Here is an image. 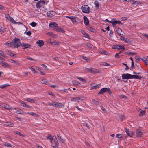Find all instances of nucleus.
I'll return each instance as SVG.
<instances>
[{
	"label": "nucleus",
	"instance_id": "11",
	"mask_svg": "<svg viewBox=\"0 0 148 148\" xmlns=\"http://www.w3.org/2000/svg\"><path fill=\"white\" fill-rule=\"evenodd\" d=\"M136 133L137 137H141L143 134V133L138 130H136Z\"/></svg>",
	"mask_w": 148,
	"mask_h": 148
},
{
	"label": "nucleus",
	"instance_id": "23",
	"mask_svg": "<svg viewBox=\"0 0 148 148\" xmlns=\"http://www.w3.org/2000/svg\"><path fill=\"white\" fill-rule=\"evenodd\" d=\"M117 20L115 18H114L112 19L110 23L112 24L113 26L114 27L116 24Z\"/></svg>",
	"mask_w": 148,
	"mask_h": 148
},
{
	"label": "nucleus",
	"instance_id": "63",
	"mask_svg": "<svg viewBox=\"0 0 148 148\" xmlns=\"http://www.w3.org/2000/svg\"><path fill=\"white\" fill-rule=\"evenodd\" d=\"M35 146L37 148H43V147L41 146L38 145L37 144H36Z\"/></svg>",
	"mask_w": 148,
	"mask_h": 148
},
{
	"label": "nucleus",
	"instance_id": "33",
	"mask_svg": "<svg viewBox=\"0 0 148 148\" xmlns=\"http://www.w3.org/2000/svg\"><path fill=\"white\" fill-rule=\"evenodd\" d=\"M87 29L92 32H94L95 31V30L94 29L90 26L88 27H87Z\"/></svg>",
	"mask_w": 148,
	"mask_h": 148
},
{
	"label": "nucleus",
	"instance_id": "12",
	"mask_svg": "<svg viewBox=\"0 0 148 148\" xmlns=\"http://www.w3.org/2000/svg\"><path fill=\"white\" fill-rule=\"evenodd\" d=\"M0 64H1L3 66L5 67H10V65L8 64L6 62L3 61H1L0 62Z\"/></svg>",
	"mask_w": 148,
	"mask_h": 148
},
{
	"label": "nucleus",
	"instance_id": "37",
	"mask_svg": "<svg viewBox=\"0 0 148 148\" xmlns=\"http://www.w3.org/2000/svg\"><path fill=\"white\" fill-rule=\"evenodd\" d=\"M41 82L42 84H45L47 85L48 84L47 81L45 79H42L41 80Z\"/></svg>",
	"mask_w": 148,
	"mask_h": 148
},
{
	"label": "nucleus",
	"instance_id": "50",
	"mask_svg": "<svg viewBox=\"0 0 148 148\" xmlns=\"http://www.w3.org/2000/svg\"><path fill=\"white\" fill-rule=\"evenodd\" d=\"M30 25L33 27H34L36 26V23L34 22H32L30 23Z\"/></svg>",
	"mask_w": 148,
	"mask_h": 148
},
{
	"label": "nucleus",
	"instance_id": "26",
	"mask_svg": "<svg viewBox=\"0 0 148 148\" xmlns=\"http://www.w3.org/2000/svg\"><path fill=\"white\" fill-rule=\"evenodd\" d=\"M73 84L75 86H79L81 84L76 80H74L72 81Z\"/></svg>",
	"mask_w": 148,
	"mask_h": 148
},
{
	"label": "nucleus",
	"instance_id": "39",
	"mask_svg": "<svg viewBox=\"0 0 148 148\" xmlns=\"http://www.w3.org/2000/svg\"><path fill=\"white\" fill-rule=\"evenodd\" d=\"M119 117L122 121L125 119V116L121 114H119Z\"/></svg>",
	"mask_w": 148,
	"mask_h": 148
},
{
	"label": "nucleus",
	"instance_id": "27",
	"mask_svg": "<svg viewBox=\"0 0 148 148\" xmlns=\"http://www.w3.org/2000/svg\"><path fill=\"white\" fill-rule=\"evenodd\" d=\"M55 103L56 102L55 101H52L51 102H48L47 105H49L50 106H53L54 107L55 105Z\"/></svg>",
	"mask_w": 148,
	"mask_h": 148
},
{
	"label": "nucleus",
	"instance_id": "41",
	"mask_svg": "<svg viewBox=\"0 0 148 148\" xmlns=\"http://www.w3.org/2000/svg\"><path fill=\"white\" fill-rule=\"evenodd\" d=\"M10 85L9 84H5L2 85L0 86V87L2 88L3 89V88L6 87L7 86H9Z\"/></svg>",
	"mask_w": 148,
	"mask_h": 148
},
{
	"label": "nucleus",
	"instance_id": "18",
	"mask_svg": "<svg viewBox=\"0 0 148 148\" xmlns=\"http://www.w3.org/2000/svg\"><path fill=\"white\" fill-rule=\"evenodd\" d=\"M49 27H56L57 26V24L56 22H51L49 24Z\"/></svg>",
	"mask_w": 148,
	"mask_h": 148
},
{
	"label": "nucleus",
	"instance_id": "62",
	"mask_svg": "<svg viewBox=\"0 0 148 148\" xmlns=\"http://www.w3.org/2000/svg\"><path fill=\"white\" fill-rule=\"evenodd\" d=\"M101 109L104 112L106 113H107V110H106L104 108H103V106H101Z\"/></svg>",
	"mask_w": 148,
	"mask_h": 148
},
{
	"label": "nucleus",
	"instance_id": "31",
	"mask_svg": "<svg viewBox=\"0 0 148 148\" xmlns=\"http://www.w3.org/2000/svg\"><path fill=\"white\" fill-rule=\"evenodd\" d=\"M116 32L120 36H121V32H122L121 29L119 28H118Z\"/></svg>",
	"mask_w": 148,
	"mask_h": 148
},
{
	"label": "nucleus",
	"instance_id": "5",
	"mask_svg": "<svg viewBox=\"0 0 148 148\" xmlns=\"http://www.w3.org/2000/svg\"><path fill=\"white\" fill-rule=\"evenodd\" d=\"M14 109L16 111L15 112L16 113L19 114H23V115H24L25 114H26V113L24 112L21 109L18 108H17V107L14 108Z\"/></svg>",
	"mask_w": 148,
	"mask_h": 148
},
{
	"label": "nucleus",
	"instance_id": "20",
	"mask_svg": "<svg viewBox=\"0 0 148 148\" xmlns=\"http://www.w3.org/2000/svg\"><path fill=\"white\" fill-rule=\"evenodd\" d=\"M37 44L39 47H42L44 45V42L42 40H38L36 42Z\"/></svg>",
	"mask_w": 148,
	"mask_h": 148
},
{
	"label": "nucleus",
	"instance_id": "21",
	"mask_svg": "<svg viewBox=\"0 0 148 148\" xmlns=\"http://www.w3.org/2000/svg\"><path fill=\"white\" fill-rule=\"evenodd\" d=\"M84 24L87 25L89 23V21L87 18L86 16H84Z\"/></svg>",
	"mask_w": 148,
	"mask_h": 148
},
{
	"label": "nucleus",
	"instance_id": "64",
	"mask_svg": "<svg viewBox=\"0 0 148 148\" xmlns=\"http://www.w3.org/2000/svg\"><path fill=\"white\" fill-rule=\"evenodd\" d=\"M51 87L53 88H58V86L55 85H52L50 86Z\"/></svg>",
	"mask_w": 148,
	"mask_h": 148
},
{
	"label": "nucleus",
	"instance_id": "61",
	"mask_svg": "<svg viewBox=\"0 0 148 148\" xmlns=\"http://www.w3.org/2000/svg\"><path fill=\"white\" fill-rule=\"evenodd\" d=\"M8 126H10L12 127H13L14 125V124L13 123H12L11 122H9L8 123Z\"/></svg>",
	"mask_w": 148,
	"mask_h": 148
},
{
	"label": "nucleus",
	"instance_id": "19",
	"mask_svg": "<svg viewBox=\"0 0 148 148\" xmlns=\"http://www.w3.org/2000/svg\"><path fill=\"white\" fill-rule=\"evenodd\" d=\"M125 132L130 137H132L133 135V133L132 132H130L129 130L125 128Z\"/></svg>",
	"mask_w": 148,
	"mask_h": 148
},
{
	"label": "nucleus",
	"instance_id": "58",
	"mask_svg": "<svg viewBox=\"0 0 148 148\" xmlns=\"http://www.w3.org/2000/svg\"><path fill=\"white\" fill-rule=\"evenodd\" d=\"M83 124L84 125L86 126L88 128H89V127L88 126V124L84 122V123H83Z\"/></svg>",
	"mask_w": 148,
	"mask_h": 148
},
{
	"label": "nucleus",
	"instance_id": "7",
	"mask_svg": "<svg viewBox=\"0 0 148 148\" xmlns=\"http://www.w3.org/2000/svg\"><path fill=\"white\" fill-rule=\"evenodd\" d=\"M84 98L83 97H75L71 99V100L72 101L78 102L79 100H83Z\"/></svg>",
	"mask_w": 148,
	"mask_h": 148
},
{
	"label": "nucleus",
	"instance_id": "43",
	"mask_svg": "<svg viewBox=\"0 0 148 148\" xmlns=\"http://www.w3.org/2000/svg\"><path fill=\"white\" fill-rule=\"evenodd\" d=\"M49 36H50L52 37L53 38H56L57 36V35L56 34H53L52 33H49Z\"/></svg>",
	"mask_w": 148,
	"mask_h": 148
},
{
	"label": "nucleus",
	"instance_id": "55",
	"mask_svg": "<svg viewBox=\"0 0 148 148\" xmlns=\"http://www.w3.org/2000/svg\"><path fill=\"white\" fill-rule=\"evenodd\" d=\"M85 70L89 72L90 73H91V68H85Z\"/></svg>",
	"mask_w": 148,
	"mask_h": 148
},
{
	"label": "nucleus",
	"instance_id": "53",
	"mask_svg": "<svg viewBox=\"0 0 148 148\" xmlns=\"http://www.w3.org/2000/svg\"><path fill=\"white\" fill-rule=\"evenodd\" d=\"M4 145L5 146H7L8 147H10L11 146V145L10 144L8 143H5L4 144Z\"/></svg>",
	"mask_w": 148,
	"mask_h": 148
},
{
	"label": "nucleus",
	"instance_id": "49",
	"mask_svg": "<svg viewBox=\"0 0 148 148\" xmlns=\"http://www.w3.org/2000/svg\"><path fill=\"white\" fill-rule=\"evenodd\" d=\"M10 21L12 23H14V24H17V23L16 22L15 20L14 19L12 18V17L10 19Z\"/></svg>",
	"mask_w": 148,
	"mask_h": 148
},
{
	"label": "nucleus",
	"instance_id": "8",
	"mask_svg": "<svg viewBox=\"0 0 148 148\" xmlns=\"http://www.w3.org/2000/svg\"><path fill=\"white\" fill-rule=\"evenodd\" d=\"M113 48L114 49H123V50L124 49V47L123 45H115L113 47Z\"/></svg>",
	"mask_w": 148,
	"mask_h": 148
},
{
	"label": "nucleus",
	"instance_id": "45",
	"mask_svg": "<svg viewBox=\"0 0 148 148\" xmlns=\"http://www.w3.org/2000/svg\"><path fill=\"white\" fill-rule=\"evenodd\" d=\"M116 137L118 138H122L123 135L122 134H118L116 135Z\"/></svg>",
	"mask_w": 148,
	"mask_h": 148
},
{
	"label": "nucleus",
	"instance_id": "38",
	"mask_svg": "<svg viewBox=\"0 0 148 148\" xmlns=\"http://www.w3.org/2000/svg\"><path fill=\"white\" fill-rule=\"evenodd\" d=\"M26 101L31 103L34 102H35V100H34L29 98H27L26 99Z\"/></svg>",
	"mask_w": 148,
	"mask_h": 148
},
{
	"label": "nucleus",
	"instance_id": "22",
	"mask_svg": "<svg viewBox=\"0 0 148 148\" xmlns=\"http://www.w3.org/2000/svg\"><path fill=\"white\" fill-rule=\"evenodd\" d=\"M79 32L82 33L84 35V37H85L86 38H88V37H89V36H88V35L87 34L86 32H85L84 30L82 29H80L79 30Z\"/></svg>",
	"mask_w": 148,
	"mask_h": 148
},
{
	"label": "nucleus",
	"instance_id": "1",
	"mask_svg": "<svg viewBox=\"0 0 148 148\" xmlns=\"http://www.w3.org/2000/svg\"><path fill=\"white\" fill-rule=\"evenodd\" d=\"M122 77L123 79H126L135 78L140 79L142 78V77L140 75H132L128 73L123 74Z\"/></svg>",
	"mask_w": 148,
	"mask_h": 148
},
{
	"label": "nucleus",
	"instance_id": "32",
	"mask_svg": "<svg viewBox=\"0 0 148 148\" xmlns=\"http://www.w3.org/2000/svg\"><path fill=\"white\" fill-rule=\"evenodd\" d=\"M6 52L7 53L9 54L10 56H13L14 54L12 53V51L10 50H7L6 51Z\"/></svg>",
	"mask_w": 148,
	"mask_h": 148
},
{
	"label": "nucleus",
	"instance_id": "6",
	"mask_svg": "<svg viewBox=\"0 0 148 148\" xmlns=\"http://www.w3.org/2000/svg\"><path fill=\"white\" fill-rule=\"evenodd\" d=\"M45 3V2L44 1L41 0L37 2L36 5V7L37 8H40L44 5Z\"/></svg>",
	"mask_w": 148,
	"mask_h": 148
},
{
	"label": "nucleus",
	"instance_id": "10",
	"mask_svg": "<svg viewBox=\"0 0 148 148\" xmlns=\"http://www.w3.org/2000/svg\"><path fill=\"white\" fill-rule=\"evenodd\" d=\"M108 88H102L98 93V94H103L104 93L108 91Z\"/></svg>",
	"mask_w": 148,
	"mask_h": 148
},
{
	"label": "nucleus",
	"instance_id": "14",
	"mask_svg": "<svg viewBox=\"0 0 148 148\" xmlns=\"http://www.w3.org/2000/svg\"><path fill=\"white\" fill-rule=\"evenodd\" d=\"M57 137L58 140L62 143L65 144V140L62 138L59 134L57 135Z\"/></svg>",
	"mask_w": 148,
	"mask_h": 148
},
{
	"label": "nucleus",
	"instance_id": "13",
	"mask_svg": "<svg viewBox=\"0 0 148 148\" xmlns=\"http://www.w3.org/2000/svg\"><path fill=\"white\" fill-rule=\"evenodd\" d=\"M55 103V105L54 108H62L64 106V105L61 103L56 102Z\"/></svg>",
	"mask_w": 148,
	"mask_h": 148
},
{
	"label": "nucleus",
	"instance_id": "52",
	"mask_svg": "<svg viewBox=\"0 0 148 148\" xmlns=\"http://www.w3.org/2000/svg\"><path fill=\"white\" fill-rule=\"evenodd\" d=\"M29 69L33 71V72L35 73H37V71H36L35 69L33 68L30 67H29Z\"/></svg>",
	"mask_w": 148,
	"mask_h": 148
},
{
	"label": "nucleus",
	"instance_id": "17",
	"mask_svg": "<svg viewBox=\"0 0 148 148\" xmlns=\"http://www.w3.org/2000/svg\"><path fill=\"white\" fill-rule=\"evenodd\" d=\"M56 31L59 32L63 33H64L65 31L62 28L60 27H57L55 29Z\"/></svg>",
	"mask_w": 148,
	"mask_h": 148
},
{
	"label": "nucleus",
	"instance_id": "40",
	"mask_svg": "<svg viewBox=\"0 0 148 148\" xmlns=\"http://www.w3.org/2000/svg\"><path fill=\"white\" fill-rule=\"evenodd\" d=\"M28 114L31 115L35 117H38V115L36 113H34L33 112H28Z\"/></svg>",
	"mask_w": 148,
	"mask_h": 148
},
{
	"label": "nucleus",
	"instance_id": "57",
	"mask_svg": "<svg viewBox=\"0 0 148 148\" xmlns=\"http://www.w3.org/2000/svg\"><path fill=\"white\" fill-rule=\"evenodd\" d=\"M92 101H93V103L95 104L96 105H98L99 104L98 102L97 101H95L94 99H92Z\"/></svg>",
	"mask_w": 148,
	"mask_h": 148
},
{
	"label": "nucleus",
	"instance_id": "16",
	"mask_svg": "<svg viewBox=\"0 0 148 148\" xmlns=\"http://www.w3.org/2000/svg\"><path fill=\"white\" fill-rule=\"evenodd\" d=\"M2 107L7 110H10V111L11 112L12 111V109L8 105L4 104L3 105Z\"/></svg>",
	"mask_w": 148,
	"mask_h": 148
},
{
	"label": "nucleus",
	"instance_id": "35",
	"mask_svg": "<svg viewBox=\"0 0 148 148\" xmlns=\"http://www.w3.org/2000/svg\"><path fill=\"white\" fill-rule=\"evenodd\" d=\"M60 42H58L57 41H54L52 42L51 44L58 46L60 45Z\"/></svg>",
	"mask_w": 148,
	"mask_h": 148
},
{
	"label": "nucleus",
	"instance_id": "29",
	"mask_svg": "<svg viewBox=\"0 0 148 148\" xmlns=\"http://www.w3.org/2000/svg\"><path fill=\"white\" fill-rule=\"evenodd\" d=\"M10 62L12 63H14L16 65H18L19 66H21V64L19 62L14 60H11Z\"/></svg>",
	"mask_w": 148,
	"mask_h": 148
},
{
	"label": "nucleus",
	"instance_id": "15",
	"mask_svg": "<svg viewBox=\"0 0 148 148\" xmlns=\"http://www.w3.org/2000/svg\"><path fill=\"white\" fill-rule=\"evenodd\" d=\"M91 73H99L100 71L99 70L96 69L95 68H91Z\"/></svg>",
	"mask_w": 148,
	"mask_h": 148
},
{
	"label": "nucleus",
	"instance_id": "47",
	"mask_svg": "<svg viewBox=\"0 0 148 148\" xmlns=\"http://www.w3.org/2000/svg\"><path fill=\"white\" fill-rule=\"evenodd\" d=\"M124 41H125L127 43L131 42V40L126 38H125L124 39Z\"/></svg>",
	"mask_w": 148,
	"mask_h": 148
},
{
	"label": "nucleus",
	"instance_id": "2",
	"mask_svg": "<svg viewBox=\"0 0 148 148\" xmlns=\"http://www.w3.org/2000/svg\"><path fill=\"white\" fill-rule=\"evenodd\" d=\"M82 11L85 13H89L90 12V8L87 5H84L82 7Z\"/></svg>",
	"mask_w": 148,
	"mask_h": 148
},
{
	"label": "nucleus",
	"instance_id": "42",
	"mask_svg": "<svg viewBox=\"0 0 148 148\" xmlns=\"http://www.w3.org/2000/svg\"><path fill=\"white\" fill-rule=\"evenodd\" d=\"M5 28L3 27H1L0 28V33L1 34L2 33L5 32Z\"/></svg>",
	"mask_w": 148,
	"mask_h": 148
},
{
	"label": "nucleus",
	"instance_id": "60",
	"mask_svg": "<svg viewBox=\"0 0 148 148\" xmlns=\"http://www.w3.org/2000/svg\"><path fill=\"white\" fill-rule=\"evenodd\" d=\"M41 66H42L45 69L47 70L48 69L47 67L45 65L42 64H41Z\"/></svg>",
	"mask_w": 148,
	"mask_h": 148
},
{
	"label": "nucleus",
	"instance_id": "46",
	"mask_svg": "<svg viewBox=\"0 0 148 148\" xmlns=\"http://www.w3.org/2000/svg\"><path fill=\"white\" fill-rule=\"evenodd\" d=\"M36 69L38 70H39L41 73V74L43 75H45V73L41 71V69L38 67H36Z\"/></svg>",
	"mask_w": 148,
	"mask_h": 148
},
{
	"label": "nucleus",
	"instance_id": "44",
	"mask_svg": "<svg viewBox=\"0 0 148 148\" xmlns=\"http://www.w3.org/2000/svg\"><path fill=\"white\" fill-rule=\"evenodd\" d=\"M16 134L19 135V136L23 137H24V135L23 134H21L19 132L16 131L14 132Z\"/></svg>",
	"mask_w": 148,
	"mask_h": 148
},
{
	"label": "nucleus",
	"instance_id": "25",
	"mask_svg": "<svg viewBox=\"0 0 148 148\" xmlns=\"http://www.w3.org/2000/svg\"><path fill=\"white\" fill-rule=\"evenodd\" d=\"M142 60L144 62L145 65H148V60L145 57H143L142 59Z\"/></svg>",
	"mask_w": 148,
	"mask_h": 148
},
{
	"label": "nucleus",
	"instance_id": "56",
	"mask_svg": "<svg viewBox=\"0 0 148 148\" xmlns=\"http://www.w3.org/2000/svg\"><path fill=\"white\" fill-rule=\"evenodd\" d=\"M11 17L8 14L5 15V18L9 20H10Z\"/></svg>",
	"mask_w": 148,
	"mask_h": 148
},
{
	"label": "nucleus",
	"instance_id": "51",
	"mask_svg": "<svg viewBox=\"0 0 148 148\" xmlns=\"http://www.w3.org/2000/svg\"><path fill=\"white\" fill-rule=\"evenodd\" d=\"M76 78L77 79H79V80H80V81H82V82H85V80L83 78H82V77H77V76L76 77Z\"/></svg>",
	"mask_w": 148,
	"mask_h": 148
},
{
	"label": "nucleus",
	"instance_id": "34",
	"mask_svg": "<svg viewBox=\"0 0 148 148\" xmlns=\"http://www.w3.org/2000/svg\"><path fill=\"white\" fill-rule=\"evenodd\" d=\"M101 85V84H98L97 85H96L92 86L91 87V89H96L100 87Z\"/></svg>",
	"mask_w": 148,
	"mask_h": 148
},
{
	"label": "nucleus",
	"instance_id": "3",
	"mask_svg": "<svg viewBox=\"0 0 148 148\" xmlns=\"http://www.w3.org/2000/svg\"><path fill=\"white\" fill-rule=\"evenodd\" d=\"M13 46L14 48H17L21 45V44L20 42V40L18 39H15L13 41Z\"/></svg>",
	"mask_w": 148,
	"mask_h": 148
},
{
	"label": "nucleus",
	"instance_id": "36",
	"mask_svg": "<svg viewBox=\"0 0 148 148\" xmlns=\"http://www.w3.org/2000/svg\"><path fill=\"white\" fill-rule=\"evenodd\" d=\"M5 44L8 46L10 47L13 45V42L12 41L10 42H6L5 43Z\"/></svg>",
	"mask_w": 148,
	"mask_h": 148
},
{
	"label": "nucleus",
	"instance_id": "28",
	"mask_svg": "<svg viewBox=\"0 0 148 148\" xmlns=\"http://www.w3.org/2000/svg\"><path fill=\"white\" fill-rule=\"evenodd\" d=\"M94 4L95 5V7L97 9H98L99 8V2L97 1H96L94 2Z\"/></svg>",
	"mask_w": 148,
	"mask_h": 148
},
{
	"label": "nucleus",
	"instance_id": "30",
	"mask_svg": "<svg viewBox=\"0 0 148 148\" xmlns=\"http://www.w3.org/2000/svg\"><path fill=\"white\" fill-rule=\"evenodd\" d=\"M139 110H140V113L139 114V116H143L144 114H145V110L142 111V110L140 109Z\"/></svg>",
	"mask_w": 148,
	"mask_h": 148
},
{
	"label": "nucleus",
	"instance_id": "48",
	"mask_svg": "<svg viewBox=\"0 0 148 148\" xmlns=\"http://www.w3.org/2000/svg\"><path fill=\"white\" fill-rule=\"evenodd\" d=\"M86 46L89 48H91L92 47V45L89 43H87Z\"/></svg>",
	"mask_w": 148,
	"mask_h": 148
},
{
	"label": "nucleus",
	"instance_id": "4",
	"mask_svg": "<svg viewBox=\"0 0 148 148\" xmlns=\"http://www.w3.org/2000/svg\"><path fill=\"white\" fill-rule=\"evenodd\" d=\"M71 21L73 24L77 25L80 23L81 20L76 17L73 16Z\"/></svg>",
	"mask_w": 148,
	"mask_h": 148
},
{
	"label": "nucleus",
	"instance_id": "24",
	"mask_svg": "<svg viewBox=\"0 0 148 148\" xmlns=\"http://www.w3.org/2000/svg\"><path fill=\"white\" fill-rule=\"evenodd\" d=\"M54 13V12L53 11H49L47 13V16L49 17H51L53 16Z\"/></svg>",
	"mask_w": 148,
	"mask_h": 148
},
{
	"label": "nucleus",
	"instance_id": "59",
	"mask_svg": "<svg viewBox=\"0 0 148 148\" xmlns=\"http://www.w3.org/2000/svg\"><path fill=\"white\" fill-rule=\"evenodd\" d=\"M101 52V53L102 54H104L105 55H107L108 54V53L106 51H105L103 50H102V51L101 52Z\"/></svg>",
	"mask_w": 148,
	"mask_h": 148
},
{
	"label": "nucleus",
	"instance_id": "54",
	"mask_svg": "<svg viewBox=\"0 0 148 148\" xmlns=\"http://www.w3.org/2000/svg\"><path fill=\"white\" fill-rule=\"evenodd\" d=\"M21 105L23 107H25L26 106V104L23 101H21Z\"/></svg>",
	"mask_w": 148,
	"mask_h": 148
},
{
	"label": "nucleus",
	"instance_id": "9",
	"mask_svg": "<svg viewBox=\"0 0 148 148\" xmlns=\"http://www.w3.org/2000/svg\"><path fill=\"white\" fill-rule=\"evenodd\" d=\"M21 46L23 49H25L31 47V46L29 44L22 43L21 44Z\"/></svg>",
	"mask_w": 148,
	"mask_h": 148
}]
</instances>
